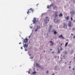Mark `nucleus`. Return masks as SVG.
Masks as SVG:
<instances>
[{
    "label": "nucleus",
    "mask_w": 75,
    "mask_h": 75,
    "mask_svg": "<svg viewBox=\"0 0 75 75\" xmlns=\"http://www.w3.org/2000/svg\"><path fill=\"white\" fill-rule=\"evenodd\" d=\"M28 11L27 12V13L28 14L29 13H31V11H32L33 12L34 11V10L33 8H30V9H28Z\"/></svg>",
    "instance_id": "f257e3e1"
},
{
    "label": "nucleus",
    "mask_w": 75,
    "mask_h": 75,
    "mask_svg": "<svg viewBox=\"0 0 75 75\" xmlns=\"http://www.w3.org/2000/svg\"><path fill=\"white\" fill-rule=\"evenodd\" d=\"M28 39H27V38H26L24 40L23 42H25V43H26V42H28Z\"/></svg>",
    "instance_id": "f03ea898"
},
{
    "label": "nucleus",
    "mask_w": 75,
    "mask_h": 75,
    "mask_svg": "<svg viewBox=\"0 0 75 75\" xmlns=\"http://www.w3.org/2000/svg\"><path fill=\"white\" fill-rule=\"evenodd\" d=\"M58 38H62V39H64V37H63V35L61 34L60 36H59Z\"/></svg>",
    "instance_id": "7ed1b4c3"
},
{
    "label": "nucleus",
    "mask_w": 75,
    "mask_h": 75,
    "mask_svg": "<svg viewBox=\"0 0 75 75\" xmlns=\"http://www.w3.org/2000/svg\"><path fill=\"white\" fill-rule=\"evenodd\" d=\"M71 24H72V22L69 21L68 22V24L69 27H71Z\"/></svg>",
    "instance_id": "20e7f679"
},
{
    "label": "nucleus",
    "mask_w": 75,
    "mask_h": 75,
    "mask_svg": "<svg viewBox=\"0 0 75 75\" xmlns=\"http://www.w3.org/2000/svg\"><path fill=\"white\" fill-rule=\"evenodd\" d=\"M33 22L34 24H35V23H36V18H34L33 20Z\"/></svg>",
    "instance_id": "39448f33"
},
{
    "label": "nucleus",
    "mask_w": 75,
    "mask_h": 75,
    "mask_svg": "<svg viewBox=\"0 0 75 75\" xmlns=\"http://www.w3.org/2000/svg\"><path fill=\"white\" fill-rule=\"evenodd\" d=\"M54 21L56 23H57L59 22V20L56 19H54Z\"/></svg>",
    "instance_id": "423d86ee"
},
{
    "label": "nucleus",
    "mask_w": 75,
    "mask_h": 75,
    "mask_svg": "<svg viewBox=\"0 0 75 75\" xmlns=\"http://www.w3.org/2000/svg\"><path fill=\"white\" fill-rule=\"evenodd\" d=\"M70 13L71 14V15L72 14H75V11H70Z\"/></svg>",
    "instance_id": "0eeeda50"
},
{
    "label": "nucleus",
    "mask_w": 75,
    "mask_h": 75,
    "mask_svg": "<svg viewBox=\"0 0 75 75\" xmlns=\"http://www.w3.org/2000/svg\"><path fill=\"white\" fill-rule=\"evenodd\" d=\"M50 42L51 43L50 44V45H51V46H52V45H53L54 44V42H53L52 41H50Z\"/></svg>",
    "instance_id": "6e6552de"
},
{
    "label": "nucleus",
    "mask_w": 75,
    "mask_h": 75,
    "mask_svg": "<svg viewBox=\"0 0 75 75\" xmlns=\"http://www.w3.org/2000/svg\"><path fill=\"white\" fill-rule=\"evenodd\" d=\"M53 7V4H52L51 5H50V6H47V8H49V7Z\"/></svg>",
    "instance_id": "1a4fd4ad"
},
{
    "label": "nucleus",
    "mask_w": 75,
    "mask_h": 75,
    "mask_svg": "<svg viewBox=\"0 0 75 75\" xmlns=\"http://www.w3.org/2000/svg\"><path fill=\"white\" fill-rule=\"evenodd\" d=\"M63 24L64 25L63 26V28H65L66 27H67V24H66L65 23H63Z\"/></svg>",
    "instance_id": "9d476101"
},
{
    "label": "nucleus",
    "mask_w": 75,
    "mask_h": 75,
    "mask_svg": "<svg viewBox=\"0 0 75 75\" xmlns=\"http://www.w3.org/2000/svg\"><path fill=\"white\" fill-rule=\"evenodd\" d=\"M24 44V45H23V47L24 48H25H25H27V47L28 46V45H26V43H25L24 45V44Z\"/></svg>",
    "instance_id": "9b49d317"
},
{
    "label": "nucleus",
    "mask_w": 75,
    "mask_h": 75,
    "mask_svg": "<svg viewBox=\"0 0 75 75\" xmlns=\"http://www.w3.org/2000/svg\"><path fill=\"white\" fill-rule=\"evenodd\" d=\"M36 67H39L40 68V67H41V66L39 65L38 64L36 63Z\"/></svg>",
    "instance_id": "f8f14e48"
},
{
    "label": "nucleus",
    "mask_w": 75,
    "mask_h": 75,
    "mask_svg": "<svg viewBox=\"0 0 75 75\" xmlns=\"http://www.w3.org/2000/svg\"><path fill=\"white\" fill-rule=\"evenodd\" d=\"M65 18H66L67 20H69V16H68L67 17H65Z\"/></svg>",
    "instance_id": "ddd939ff"
},
{
    "label": "nucleus",
    "mask_w": 75,
    "mask_h": 75,
    "mask_svg": "<svg viewBox=\"0 0 75 75\" xmlns=\"http://www.w3.org/2000/svg\"><path fill=\"white\" fill-rule=\"evenodd\" d=\"M51 25H50L49 29V32L50 33V31H51Z\"/></svg>",
    "instance_id": "4468645a"
},
{
    "label": "nucleus",
    "mask_w": 75,
    "mask_h": 75,
    "mask_svg": "<svg viewBox=\"0 0 75 75\" xmlns=\"http://www.w3.org/2000/svg\"><path fill=\"white\" fill-rule=\"evenodd\" d=\"M55 18H56L57 17H58V15H57V12H56L55 13Z\"/></svg>",
    "instance_id": "2eb2a0df"
},
{
    "label": "nucleus",
    "mask_w": 75,
    "mask_h": 75,
    "mask_svg": "<svg viewBox=\"0 0 75 75\" xmlns=\"http://www.w3.org/2000/svg\"><path fill=\"white\" fill-rule=\"evenodd\" d=\"M62 16H63V14H62V13H61L59 15V16L60 17H62Z\"/></svg>",
    "instance_id": "dca6fc26"
},
{
    "label": "nucleus",
    "mask_w": 75,
    "mask_h": 75,
    "mask_svg": "<svg viewBox=\"0 0 75 75\" xmlns=\"http://www.w3.org/2000/svg\"><path fill=\"white\" fill-rule=\"evenodd\" d=\"M36 72L35 71L32 73L33 74L35 75L36 74Z\"/></svg>",
    "instance_id": "f3484780"
},
{
    "label": "nucleus",
    "mask_w": 75,
    "mask_h": 75,
    "mask_svg": "<svg viewBox=\"0 0 75 75\" xmlns=\"http://www.w3.org/2000/svg\"><path fill=\"white\" fill-rule=\"evenodd\" d=\"M45 24H47V19L45 20Z\"/></svg>",
    "instance_id": "a211bd4d"
},
{
    "label": "nucleus",
    "mask_w": 75,
    "mask_h": 75,
    "mask_svg": "<svg viewBox=\"0 0 75 75\" xmlns=\"http://www.w3.org/2000/svg\"><path fill=\"white\" fill-rule=\"evenodd\" d=\"M68 42H66L65 44V47H67V46L68 45Z\"/></svg>",
    "instance_id": "6ab92c4d"
},
{
    "label": "nucleus",
    "mask_w": 75,
    "mask_h": 75,
    "mask_svg": "<svg viewBox=\"0 0 75 75\" xmlns=\"http://www.w3.org/2000/svg\"><path fill=\"white\" fill-rule=\"evenodd\" d=\"M57 6H54V7L53 8V9H54V10H55V8H57Z\"/></svg>",
    "instance_id": "aec40b11"
},
{
    "label": "nucleus",
    "mask_w": 75,
    "mask_h": 75,
    "mask_svg": "<svg viewBox=\"0 0 75 75\" xmlns=\"http://www.w3.org/2000/svg\"><path fill=\"white\" fill-rule=\"evenodd\" d=\"M40 28V26H37V29H39Z\"/></svg>",
    "instance_id": "412c9836"
},
{
    "label": "nucleus",
    "mask_w": 75,
    "mask_h": 75,
    "mask_svg": "<svg viewBox=\"0 0 75 75\" xmlns=\"http://www.w3.org/2000/svg\"><path fill=\"white\" fill-rule=\"evenodd\" d=\"M54 34H57V31H54Z\"/></svg>",
    "instance_id": "4be33fe9"
},
{
    "label": "nucleus",
    "mask_w": 75,
    "mask_h": 75,
    "mask_svg": "<svg viewBox=\"0 0 75 75\" xmlns=\"http://www.w3.org/2000/svg\"><path fill=\"white\" fill-rule=\"evenodd\" d=\"M71 21H73V19H72V17H71Z\"/></svg>",
    "instance_id": "5701e85b"
},
{
    "label": "nucleus",
    "mask_w": 75,
    "mask_h": 75,
    "mask_svg": "<svg viewBox=\"0 0 75 75\" xmlns=\"http://www.w3.org/2000/svg\"><path fill=\"white\" fill-rule=\"evenodd\" d=\"M73 52H74V50H71V53H73Z\"/></svg>",
    "instance_id": "b1692460"
},
{
    "label": "nucleus",
    "mask_w": 75,
    "mask_h": 75,
    "mask_svg": "<svg viewBox=\"0 0 75 75\" xmlns=\"http://www.w3.org/2000/svg\"><path fill=\"white\" fill-rule=\"evenodd\" d=\"M64 54H67V51L65 52H64Z\"/></svg>",
    "instance_id": "393cba45"
},
{
    "label": "nucleus",
    "mask_w": 75,
    "mask_h": 75,
    "mask_svg": "<svg viewBox=\"0 0 75 75\" xmlns=\"http://www.w3.org/2000/svg\"><path fill=\"white\" fill-rule=\"evenodd\" d=\"M75 28H73V30H75Z\"/></svg>",
    "instance_id": "a878e982"
},
{
    "label": "nucleus",
    "mask_w": 75,
    "mask_h": 75,
    "mask_svg": "<svg viewBox=\"0 0 75 75\" xmlns=\"http://www.w3.org/2000/svg\"><path fill=\"white\" fill-rule=\"evenodd\" d=\"M37 30H38V29H36L35 30V31H37Z\"/></svg>",
    "instance_id": "bb28decb"
},
{
    "label": "nucleus",
    "mask_w": 75,
    "mask_h": 75,
    "mask_svg": "<svg viewBox=\"0 0 75 75\" xmlns=\"http://www.w3.org/2000/svg\"><path fill=\"white\" fill-rule=\"evenodd\" d=\"M63 49L62 48H61L60 49V50H61V51H62V50Z\"/></svg>",
    "instance_id": "cd10ccee"
},
{
    "label": "nucleus",
    "mask_w": 75,
    "mask_h": 75,
    "mask_svg": "<svg viewBox=\"0 0 75 75\" xmlns=\"http://www.w3.org/2000/svg\"><path fill=\"white\" fill-rule=\"evenodd\" d=\"M58 53H60V51H58Z\"/></svg>",
    "instance_id": "c85d7f7f"
},
{
    "label": "nucleus",
    "mask_w": 75,
    "mask_h": 75,
    "mask_svg": "<svg viewBox=\"0 0 75 75\" xmlns=\"http://www.w3.org/2000/svg\"><path fill=\"white\" fill-rule=\"evenodd\" d=\"M50 20H49V19H47V21H49Z\"/></svg>",
    "instance_id": "c756f323"
},
{
    "label": "nucleus",
    "mask_w": 75,
    "mask_h": 75,
    "mask_svg": "<svg viewBox=\"0 0 75 75\" xmlns=\"http://www.w3.org/2000/svg\"><path fill=\"white\" fill-rule=\"evenodd\" d=\"M21 49H22V50H23V47H21Z\"/></svg>",
    "instance_id": "7c9ffc66"
},
{
    "label": "nucleus",
    "mask_w": 75,
    "mask_h": 75,
    "mask_svg": "<svg viewBox=\"0 0 75 75\" xmlns=\"http://www.w3.org/2000/svg\"><path fill=\"white\" fill-rule=\"evenodd\" d=\"M75 38V35L74 36V37H73V38L74 39Z\"/></svg>",
    "instance_id": "2f4dec72"
},
{
    "label": "nucleus",
    "mask_w": 75,
    "mask_h": 75,
    "mask_svg": "<svg viewBox=\"0 0 75 75\" xmlns=\"http://www.w3.org/2000/svg\"><path fill=\"white\" fill-rule=\"evenodd\" d=\"M28 73L29 74H30V71H28Z\"/></svg>",
    "instance_id": "473e14b6"
},
{
    "label": "nucleus",
    "mask_w": 75,
    "mask_h": 75,
    "mask_svg": "<svg viewBox=\"0 0 75 75\" xmlns=\"http://www.w3.org/2000/svg\"><path fill=\"white\" fill-rule=\"evenodd\" d=\"M50 50H52V49H50Z\"/></svg>",
    "instance_id": "72a5a7b5"
},
{
    "label": "nucleus",
    "mask_w": 75,
    "mask_h": 75,
    "mask_svg": "<svg viewBox=\"0 0 75 75\" xmlns=\"http://www.w3.org/2000/svg\"><path fill=\"white\" fill-rule=\"evenodd\" d=\"M52 53H53V54H54V52H52Z\"/></svg>",
    "instance_id": "f704fd0d"
},
{
    "label": "nucleus",
    "mask_w": 75,
    "mask_h": 75,
    "mask_svg": "<svg viewBox=\"0 0 75 75\" xmlns=\"http://www.w3.org/2000/svg\"><path fill=\"white\" fill-rule=\"evenodd\" d=\"M73 22H74L75 23V20H74L73 21Z\"/></svg>",
    "instance_id": "c9c22d12"
},
{
    "label": "nucleus",
    "mask_w": 75,
    "mask_h": 75,
    "mask_svg": "<svg viewBox=\"0 0 75 75\" xmlns=\"http://www.w3.org/2000/svg\"><path fill=\"white\" fill-rule=\"evenodd\" d=\"M58 50L59 51V47H58Z\"/></svg>",
    "instance_id": "e433bc0d"
},
{
    "label": "nucleus",
    "mask_w": 75,
    "mask_h": 75,
    "mask_svg": "<svg viewBox=\"0 0 75 75\" xmlns=\"http://www.w3.org/2000/svg\"><path fill=\"white\" fill-rule=\"evenodd\" d=\"M55 75L54 73H53V74H52V75Z\"/></svg>",
    "instance_id": "4c0bfd02"
},
{
    "label": "nucleus",
    "mask_w": 75,
    "mask_h": 75,
    "mask_svg": "<svg viewBox=\"0 0 75 75\" xmlns=\"http://www.w3.org/2000/svg\"><path fill=\"white\" fill-rule=\"evenodd\" d=\"M69 68H71V67L69 66Z\"/></svg>",
    "instance_id": "58836bf2"
},
{
    "label": "nucleus",
    "mask_w": 75,
    "mask_h": 75,
    "mask_svg": "<svg viewBox=\"0 0 75 75\" xmlns=\"http://www.w3.org/2000/svg\"><path fill=\"white\" fill-rule=\"evenodd\" d=\"M63 57H65V55H64V56H63Z\"/></svg>",
    "instance_id": "ea45409f"
},
{
    "label": "nucleus",
    "mask_w": 75,
    "mask_h": 75,
    "mask_svg": "<svg viewBox=\"0 0 75 75\" xmlns=\"http://www.w3.org/2000/svg\"><path fill=\"white\" fill-rule=\"evenodd\" d=\"M74 69H74V68L73 69V70H74Z\"/></svg>",
    "instance_id": "a19ab883"
},
{
    "label": "nucleus",
    "mask_w": 75,
    "mask_h": 75,
    "mask_svg": "<svg viewBox=\"0 0 75 75\" xmlns=\"http://www.w3.org/2000/svg\"><path fill=\"white\" fill-rule=\"evenodd\" d=\"M21 42H20V43H19V44H21Z\"/></svg>",
    "instance_id": "79ce46f5"
},
{
    "label": "nucleus",
    "mask_w": 75,
    "mask_h": 75,
    "mask_svg": "<svg viewBox=\"0 0 75 75\" xmlns=\"http://www.w3.org/2000/svg\"><path fill=\"white\" fill-rule=\"evenodd\" d=\"M62 45V44H61V45Z\"/></svg>",
    "instance_id": "37998d69"
},
{
    "label": "nucleus",
    "mask_w": 75,
    "mask_h": 75,
    "mask_svg": "<svg viewBox=\"0 0 75 75\" xmlns=\"http://www.w3.org/2000/svg\"><path fill=\"white\" fill-rule=\"evenodd\" d=\"M25 51H27V50H26V49H25Z\"/></svg>",
    "instance_id": "c03bdc74"
},
{
    "label": "nucleus",
    "mask_w": 75,
    "mask_h": 75,
    "mask_svg": "<svg viewBox=\"0 0 75 75\" xmlns=\"http://www.w3.org/2000/svg\"><path fill=\"white\" fill-rule=\"evenodd\" d=\"M65 64H67V62H65Z\"/></svg>",
    "instance_id": "a18cd8bd"
},
{
    "label": "nucleus",
    "mask_w": 75,
    "mask_h": 75,
    "mask_svg": "<svg viewBox=\"0 0 75 75\" xmlns=\"http://www.w3.org/2000/svg\"><path fill=\"white\" fill-rule=\"evenodd\" d=\"M47 73H48V71H47Z\"/></svg>",
    "instance_id": "49530a36"
},
{
    "label": "nucleus",
    "mask_w": 75,
    "mask_h": 75,
    "mask_svg": "<svg viewBox=\"0 0 75 75\" xmlns=\"http://www.w3.org/2000/svg\"><path fill=\"white\" fill-rule=\"evenodd\" d=\"M70 63H71V62H70Z\"/></svg>",
    "instance_id": "de8ad7c7"
},
{
    "label": "nucleus",
    "mask_w": 75,
    "mask_h": 75,
    "mask_svg": "<svg viewBox=\"0 0 75 75\" xmlns=\"http://www.w3.org/2000/svg\"><path fill=\"white\" fill-rule=\"evenodd\" d=\"M30 37H31V36H29V38H30Z\"/></svg>",
    "instance_id": "09e8293b"
},
{
    "label": "nucleus",
    "mask_w": 75,
    "mask_h": 75,
    "mask_svg": "<svg viewBox=\"0 0 75 75\" xmlns=\"http://www.w3.org/2000/svg\"><path fill=\"white\" fill-rule=\"evenodd\" d=\"M46 18H47V17H46Z\"/></svg>",
    "instance_id": "8fccbe9b"
},
{
    "label": "nucleus",
    "mask_w": 75,
    "mask_h": 75,
    "mask_svg": "<svg viewBox=\"0 0 75 75\" xmlns=\"http://www.w3.org/2000/svg\"><path fill=\"white\" fill-rule=\"evenodd\" d=\"M71 35H72V33H71Z\"/></svg>",
    "instance_id": "3c124183"
},
{
    "label": "nucleus",
    "mask_w": 75,
    "mask_h": 75,
    "mask_svg": "<svg viewBox=\"0 0 75 75\" xmlns=\"http://www.w3.org/2000/svg\"><path fill=\"white\" fill-rule=\"evenodd\" d=\"M58 58H59V56L58 57Z\"/></svg>",
    "instance_id": "603ef678"
},
{
    "label": "nucleus",
    "mask_w": 75,
    "mask_h": 75,
    "mask_svg": "<svg viewBox=\"0 0 75 75\" xmlns=\"http://www.w3.org/2000/svg\"><path fill=\"white\" fill-rule=\"evenodd\" d=\"M44 52H45V51H44Z\"/></svg>",
    "instance_id": "864d4df0"
},
{
    "label": "nucleus",
    "mask_w": 75,
    "mask_h": 75,
    "mask_svg": "<svg viewBox=\"0 0 75 75\" xmlns=\"http://www.w3.org/2000/svg\"><path fill=\"white\" fill-rule=\"evenodd\" d=\"M58 27H57V28H58Z\"/></svg>",
    "instance_id": "5fc2aeb1"
},
{
    "label": "nucleus",
    "mask_w": 75,
    "mask_h": 75,
    "mask_svg": "<svg viewBox=\"0 0 75 75\" xmlns=\"http://www.w3.org/2000/svg\"><path fill=\"white\" fill-rule=\"evenodd\" d=\"M69 3H71V1H70V2H69Z\"/></svg>",
    "instance_id": "6e6d98bb"
},
{
    "label": "nucleus",
    "mask_w": 75,
    "mask_h": 75,
    "mask_svg": "<svg viewBox=\"0 0 75 75\" xmlns=\"http://www.w3.org/2000/svg\"><path fill=\"white\" fill-rule=\"evenodd\" d=\"M73 36L74 35V34H73Z\"/></svg>",
    "instance_id": "4d7b16f0"
},
{
    "label": "nucleus",
    "mask_w": 75,
    "mask_h": 75,
    "mask_svg": "<svg viewBox=\"0 0 75 75\" xmlns=\"http://www.w3.org/2000/svg\"><path fill=\"white\" fill-rule=\"evenodd\" d=\"M61 56H62V54H61Z\"/></svg>",
    "instance_id": "13d9d810"
},
{
    "label": "nucleus",
    "mask_w": 75,
    "mask_h": 75,
    "mask_svg": "<svg viewBox=\"0 0 75 75\" xmlns=\"http://www.w3.org/2000/svg\"><path fill=\"white\" fill-rule=\"evenodd\" d=\"M37 5H38V4H37V5H36V6H37Z\"/></svg>",
    "instance_id": "bf43d9fd"
},
{
    "label": "nucleus",
    "mask_w": 75,
    "mask_h": 75,
    "mask_svg": "<svg viewBox=\"0 0 75 75\" xmlns=\"http://www.w3.org/2000/svg\"><path fill=\"white\" fill-rule=\"evenodd\" d=\"M48 34V33L47 34V35Z\"/></svg>",
    "instance_id": "052dcab7"
},
{
    "label": "nucleus",
    "mask_w": 75,
    "mask_h": 75,
    "mask_svg": "<svg viewBox=\"0 0 75 75\" xmlns=\"http://www.w3.org/2000/svg\"><path fill=\"white\" fill-rule=\"evenodd\" d=\"M47 18H48V17H47Z\"/></svg>",
    "instance_id": "680f3d73"
}]
</instances>
